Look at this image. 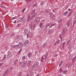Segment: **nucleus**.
<instances>
[{
  "instance_id": "29",
  "label": "nucleus",
  "mask_w": 76,
  "mask_h": 76,
  "mask_svg": "<svg viewBox=\"0 0 76 76\" xmlns=\"http://www.w3.org/2000/svg\"><path fill=\"white\" fill-rule=\"evenodd\" d=\"M73 54H71L69 56V57L70 58H72L73 57Z\"/></svg>"
},
{
  "instance_id": "18",
  "label": "nucleus",
  "mask_w": 76,
  "mask_h": 76,
  "mask_svg": "<svg viewBox=\"0 0 76 76\" xmlns=\"http://www.w3.org/2000/svg\"><path fill=\"white\" fill-rule=\"evenodd\" d=\"M60 42V40H58L56 43V44L57 45V44H59Z\"/></svg>"
},
{
  "instance_id": "40",
  "label": "nucleus",
  "mask_w": 76,
  "mask_h": 76,
  "mask_svg": "<svg viewBox=\"0 0 76 76\" xmlns=\"http://www.w3.org/2000/svg\"><path fill=\"white\" fill-rule=\"evenodd\" d=\"M28 19H31V15H28Z\"/></svg>"
},
{
  "instance_id": "19",
  "label": "nucleus",
  "mask_w": 76,
  "mask_h": 76,
  "mask_svg": "<svg viewBox=\"0 0 76 76\" xmlns=\"http://www.w3.org/2000/svg\"><path fill=\"white\" fill-rule=\"evenodd\" d=\"M38 6V4H37V3H35V4H34L33 5V6L32 7H35V6Z\"/></svg>"
},
{
  "instance_id": "30",
  "label": "nucleus",
  "mask_w": 76,
  "mask_h": 76,
  "mask_svg": "<svg viewBox=\"0 0 76 76\" xmlns=\"http://www.w3.org/2000/svg\"><path fill=\"white\" fill-rule=\"evenodd\" d=\"M72 12L69 13V14H68V18H69V17H70V16L72 14Z\"/></svg>"
},
{
  "instance_id": "51",
  "label": "nucleus",
  "mask_w": 76,
  "mask_h": 76,
  "mask_svg": "<svg viewBox=\"0 0 76 76\" xmlns=\"http://www.w3.org/2000/svg\"><path fill=\"white\" fill-rule=\"evenodd\" d=\"M11 47L13 48H15V46L14 45H11Z\"/></svg>"
},
{
  "instance_id": "15",
  "label": "nucleus",
  "mask_w": 76,
  "mask_h": 76,
  "mask_svg": "<svg viewBox=\"0 0 76 76\" xmlns=\"http://www.w3.org/2000/svg\"><path fill=\"white\" fill-rule=\"evenodd\" d=\"M67 72V70H66L65 71H64L63 72V73H64V74L65 75H66Z\"/></svg>"
},
{
  "instance_id": "4",
  "label": "nucleus",
  "mask_w": 76,
  "mask_h": 76,
  "mask_svg": "<svg viewBox=\"0 0 76 76\" xmlns=\"http://www.w3.org/2000/svg\"><path fill=\"white\" fill-rule=\"evenodd\" d=\"M27 61H23V64H22V67L23 68H24L25 67V66H26V63H27Z\"/></svg>"
},
{
  "instance_id": "38",
  "label": "nucleus",
  "mask_w": 76,
  "mask_h": 76,
  "mask_svg": "<svg viewBox=\"0 0 76 76\" xmlns=\"http://www.w3.org/2000/svg\"><path fill=\"white\" fill-rule=\"evenodd\" d=\"M35 26H36V25L35 24L34 25V26H33V30H35Z\"/></svg>"
},
{
  "instance_id": "61",
  "label": "nucleus",
  "mask_w": 76,
  "mask_h": 76,
  "mask_svg": "<svg viewBox=\"0 0 76 76\" xmlns=\"http://www.w3.org/2000/svg\"><path fill=\"white\" fill-rule=\"evenodd\" d=\"M45 20L43 19V20H42V22H45Z\"/></svg>"
},
{
  "instance_id": "6",
  "label": "nucleus",
  "mask_w": 76,
  "mask_h": 76,
  "mask_svg": "<svg viewBox=\"0 0 76 76\" xmlns=\"http://www.w3.org/2000/svg\"><path fill=\"white\" fill-rule=\"evenodd\" d=\"M47 42H45L43 44V45L42 46V48H44L45 47H47Z\"/></svg>"
},
{
  "instance_id": "53",
  "label": "nucleus",
  "mask_w": 76,
  "mask_h": 76,
  "mask_svg": "<svg viewBox=\"0 0 76 76\" xmlns=\"http://www.w3.org/2000/svg\"><path fill=\"white\" fill-rule=\"evenodd\" d=\"M65 45V42H64V43H63V47L64 48V46Z\"/></svg>"
},
{
  "instance_id": "37",
  "label": "nucleus",
  "mask_w": 76,
  "mask_h": 76,
  "mask_svg": "<svg viewBox=\"0 0 76 76\" xmlns=\"http://www.w3.org/2000/svg\"><path fill=\"white\" fill-rule=\"evenodd\" d=\"M27 44H28L26 43L25 42H24V44L23 45L24 47H25V46H26V45H27Z\"/></svg>"
},
{
  "instance_id": "58",
  "label": "nucleus",
  "mask_w": 76,
  "mask_h": 76,
  "mask_svg": "<svg viewBox=\"0 0 76 76\" xmlns=\"http://www.w3.org/2000/svg\"><path fill=\"white\" fill-rule=\"evenodd\" d=\"M16 61H14V64H16Z\"/></svg>"
},
{
  "instance_id": "42",
  "label": "nucleus",
  "mask_w": 76,
  "mask_h": 76,
  "mask_svg": "<svg viewBox=\"0 0 76 76\" xmlns=\"http://www.w3.org/2000/svg\"><path fill=\"white\" fill-rule=\"evenodd\" d=\"M20 42H16V45H19V44H20Z\"/></svg>"
},
{
  "instance_id": "63",
  "label": "nucleus",
  "mask_w": 76,
  "mask_h": 76,
  "mask_svg": "<svg viewBox=\"0 0 76 76\" xmlns=\"http://www.w3.org/2000/svg\"><path fill=\"white\" fill-rule=\"evenodd\" d=\"M37 53H38V51H35V54H37Z\"/></svg>"
},
{
  "instance_id": "1",
  "label": "nucleus",
  "mask_w": 76,
  "mask_h": 76,
  "mask_svg": "<svg viewBox=\"0 0 76 76\" xmlns=\"http://www.w3.org/2000/svg\"><path fill=\"white\" fill-rule=\"evenodd\" d=\"M18 48H22V42H20V43L19 44V45H18ZM22 50V49H20V50L18 51V55L20 54V51H21Z\"/></svg>"
},
{
  "instance_id": "43",
  "label": "nucleus",
  "mask_w": 76,
  "mask_h": 76,
  "mask_svg": "<svg viewBox=\"0 0 76 76\" xmlns=\"http://www.w3.org/2000/svg\"><path fill=\"white\" fill-rule=\"evenodd\" d=\"M9 72V69H7V71H5V72H6V73H8Z\"/></svg>"
},
{
  "instance_id": "25",
  "label": "nucleus",
  "mask_w": 76,
  "mask_h": 76,
  "mask_svg": "<svg viewBox=\"0 0 76 76\" xmlns=\"http://www.w3.org/2000/svg\"><path fill=\"white\" fill-rule=\"evenodd\" d=\"M44 1H41L40 2V4H41V5H44Z\"/></svg>"
},
{
  "instance_id": "36",
  "label": "nucleus",
  "mask_w": 76,
  "mask_h": 76,
  "mask_svg": "<svg viewBox=\"0 0 76 76\" xmlns=\"http://www.w3.org/2000/svg\"><path fill=\"white\" fill-rule=\"evenodd\" d=\"M48 33L49 34H50L52 33V31H51V30H49L48 31Z\"/></svg>"
},
{
  "instance_id": "39",
  "label": "nucleus",
  "mask_w": 76,
  "mask_h": 76,
  "mask_svg": "<svg viewBox=\"0 0 76 76\" xmlns=\"http://www.w3.org/2000/svg\"><path fill=\"white\" fill-rule=\"evenodd\" d=\"M18 45H14V48H18Z\"/></svg>"
},
{
  "instance_id": "46",
  "label": "nucleus",
  "mask_w": 76,
  "mask_h": 76,
  "mask_svg": "<svg viewBox=\"0 0 76 76\" xmlns=\"http://www.w3.org/2000/svg\"><path fill=\"white\" fill-rule=\"evenodd\" d=\"M30 76H34V74L32 73H30Z\"/></svg>"
},
{
  "instance_id": "59",
  "label": "nucleus",
  "mask_w": 76,
  "mask_h": 76,
  "mask_svg": "<svg viewBox=\"0 0 76 76\" xmlns=\"http://www.w3.org/2000/svg\"><path fill=\"white\" fill-rule=\"evenodd\" d=\"M2 65H3V63H0V66H2Z\"/></svg>"
},
{
  "instance_id": "33",
  "label": "nucleus",
  "mask_w": 76,
  "mask_h": 76,
  "mask_svg": "<svg viewBox=\"0 0 76 76\" xmlns=\"http://www.w3.org/2000/svg\"><path fill=\"white\" fill-rule=\"evenodd\" d=\"M59 71L60 73H61L63 71V69H62L61 68H60L59 69Z\"/></svg>"
},
{
  "instance_id": "8",
  "label": "nucleus",
  "mask_w": 76,
  "mask_h": 76,
  "mask_svg": "<svg viewBox=\"0 0 76 76\" xmlns=\"http://www.w3.org/2000/svg\"><path fill=\"white\" fill-rule=\"evenodd\" d=\"M15 39L17 41H20V36L18 35L17 36Z\"/></svg>"
},
{
  "instance_id": "7",
  "label": "nucleus",
  "mask_w": 76,
  "mask_h": 76,
  "mask_svg": "<svg viewBox=\"0 0 76 76\" xmlns=\"http://www.w3.org/2000/svg\"><path fill=\"white\" fill-rule=\"evenodd\" d=\"M26 20V19L25 18H23L20 20V22H24Z\"/></svg>"
},
{
  "instance_id": "34",
  "label": "nucleus",
  "mask_w": 76,
  "mask_h": 76,
  "mask_svg": "<svg viewBox=\"0 0 76 76\" xmlns=\"http://www.w3.org/2000/svg\"><path fill=\"white\" fill-rule=\"evenodd\" d=\"M25 43L27 44H28V43L29 42V40H27L25 42Z\"/></svg>"
},
{
  "instance_id": "5",
  "label": "nucleus",
  "mask_w": 76,
  "mask_h": 76,
  "mask_svg": "<svg viewBox=\"0 0 76 76\" xmlns=\"http://www.w3.org/2000/svg\"><path fill=\"white\" fill-rule=\"evenodd\" d=\"M50 17L52 20H54L56 19V17L53 13L50 14Z\"/></svg>"
},
{
  "instance_id": "60",
  "label": "nucleus",
  "mask_w": 76,
  "mask_h": 76,
  "mask_svg": "<svg viewBox=\"0 0 76 76\" xmlns=\"http://www.w3.org/2000/svg\"><path fill=\"white\" fill-rule=\"evenodd\" d=\"M15 61H16V62H17V61H18V59H16Z\"/></svg>"
},
{
  "instance_id": "12",
  "label": "nucleus",
  "mask_w": 76,
  "mask_h": 76,
  "mask_svg": "<svg viewBox=\"0 0 76 76\" xmlns=\"http://www.w3.org/2000/svg\"><path fill=\"white\" fill-rule=\"evenodd\" d=\"M32 53L31 52H29L28 53V57H31V56H32Z\"/></svg>"
},
{
  "instance_id": "16",
  "label": "nucleus",
  "mask_w": 76,
  "mask_h": 76,
  "mask_svg": "<svg viewBox=\"0 0 76 76\" xmlns=\"http://www.w3.org/2000/svg\"><path fill=\"white\" fill-rule=\"evenodd\" d=\"M48 57V53H47L46 55L45 56V60H46V59H47V57Z\"/></svg>"
},
{
  "instance_id": "62",
  "label": "nucleus",
  "mask_w": 76,
  "mask_h": 76,
  "mask_svg": "<svg viewBox=\"0 0 76 76\" xmlns=\"http://www.w3.org/2000/svg\"><path fill=\"white\" fill-rule=\"evenodd\" d=\"M21 73H20L19 74V75L18 76H20L21 75V74H20Z\"/></svg>"
},
{
  "instance_id": "57",
  "label": "nucleus",
  "mask_w": 76,
  "mask_h": 76,
  "mask_svg": "<svg viewBox=\"0 0 76 76\" xmlns=\"http://www.w3.org/2000/svg\"><path fill=\"white\" fill-rule=\"evenodd\" d=\"M61 28V26H60V25L58 26V28L60 29Z\"/></svg>"
},
{
  "instance_id": "3",
  "label": "nucleus",
  "mask_w": 76,
  "mask_h": 76,
  "mask_svg": "<svg viewBox=\"0 0 76 76\" xmlns=\"http://www.w3.org/2000/svg\"><path fill=\"white\" fill-rule=\"evenodd\" d=\"M40 20V17H38L36 18L35 20V23L36 24H38Z\"/></svg>"
},
{
  "instance_id": "26",
  "label": "nucleus",
  "mask_w": 76,
  "mask_h": 76,
  "mask_svg": "<svg viewBox=\"0 0 76 76\" xmlns=\"http://www.w3.org/2000/svg\"><path fill=\"white\" fill-rule=\"evenodd\" d=\"M63 62L62 61L60 62V63L59 64V66H61V64H63Z\"/></svg>"
},
{
  "instance_id": "17",
  "label": "nucleus",
  "mask_w": 76,
  "mask_h": 76,
  "mask_svg": "<svg viewBox=\"0 0 76 76\" xmlns=\"http://www.w3.org/2000/svg\"><path fill=\"white\" fill-rule=\"evenodd\" d=\"M7 56L8 59H10V58L11 57V55H7Z\"/></svg>"
},
{
  "instance_id": "52",
  "label": "nucleus",
  "mask_w": 76,
  "mask_h": 76,
  "mask_svg": "<svg viewBox=\"0 0 76 76\" xmlns=\"http://www.w3.org/2000/svg\"><path fill=\"white\" fill-rule=\"evenodd\" d=\"M45 13H48L49 12V11L47 10H46L45 11Z\"/></svg>"
},
{
  "instance_id": "10",
  "label": "nucleus",
  "mask_w": 76,
  "mask_h": 76,
  "mask_svg": "<svg viewBox=\"0 0 76 76\" xmlns=\"http://www.w3.org/2000/svg\"><path fill=\"white\" fill-rule=\"evenodd\" d=\"M65 31H66V29L65 28H64L63 29L62 33L63 35H64V33H65Z\"/></svg>"
},
{
  "instance_id": "44",
  "label": "nucleus",
  "mask_w": 76,
  "mask_h": 76,
  "mask_svg": "<svg viewBox=\"0 0 76 76\" xmlns=\"http://www.w3.org/2000/svg\"><path fill=\"white\" fill-rule=\"evenodd\" d=\"M76 23V21L75 20L74 21V22L73 23V26L75 24V23Z\"/></svg>"
},
{
  "instance_id": "45",
  "label": "nucleus",
  "mask_w": 76,
  "mask_h": 76,
  "mask_svg": "<svg viewBox=\"0 0 76 76\" xmlns=\"http://www.w3.org/2000/svg\"><path fill=\"white\" fill-rule=\"evenodd\" d=\"M25 10H26V8L24 9L23 10V11H22V13H23V12H25Z\"/></svg>"
},
{
  "instance_id": "64",
  "label": "nucleus",
  "mask_w": 76,
  "mask_h": 76,
  "mask_svg": "<svg viewBox=\"0 0 76 76\" xmlns=\"http://www.w3.org/2000/svg\"><path fill=\"white\" fill-rule=\"evenodd\" d=\"M1 7H2L4 8V5H2Z\"/></svg>"
},
{
  "instance_id": "49",
  "label": "nucleus",
  "mask_w": 76,
  "mask_h": 76,
  "mask_svg": "<svg viewBox=\"0 0 76 76\" xmlns=\"http://www.w3.org/2000/svg\"><path fill=\"white\" fill-rule=\"evenodd\" d=\"M13 68V67L12 66H11L10 69V71H12V69Z\"/></svg>"
},
{
  "instance_id": "22",
  "label": "nucleus",
  "mask_w": 76,
  "mask_h": 76,
  "mask_svg": "<svg viewBox=\"0 0 76 76\" xmlns=\"http://www.w3.org/2000/svg\"><path fill=\"white\" fill-rule=\"evenodd\" d=\"M44 30L45 31H47L48 30V28H47V27L45 26V28L44 29Z\"/></svg>"
},
{
  "instance_id": "21",
  "label": "nucleus",
  "mask_w": 76,
  "mask_h": 76,
  "mask_svg": "<svg viewBox=\"0 0 76 76\" xmlns=\"http://www.w3.org/2000/svg\"><path fill=\"white\" fill-rule=\"evenodd\" d=\"M67 11H66L63 14L64 16H66L67 15Z\"/></svg>"
},
{
  "instance_id": "48",
  "label": "nucleus",
  "mask_w": 76,
  "mask_h": 76,
  "mask_svg": "<svg viewBox=\"0 0 76 76\" xmlns=\"http://www.w3.org/2000/svg\"><path fill=\"white\" fill-rule=\"evenodd\" d=\"M31 0H27L26 1L28 2V3H29V2H30Z\"/></svg>"
},
{
  "instance_id": "31",
  "label": "nucleus",
  "mask_w": 76,
  "mask_h": 76,
  "mask_svg": "<svg viewBox=\"0 0 76 76\" xmlns=\"http://www.w3.org/2000/svg\"><path fill=\"white\" fill-rule=\"evenodd\" d=\"M5 27L6 29H8L9 28V26L7 25H5Z\"/></svg>"
},
{
  "instance_id": "28",
  "label": "nucleus",
  "mask_w": 76,
  "mask_h": 76,
  "mask_svg": "<svg viewBox=\"0 0 76 76\" xmlns=\"http://www.w3.org/2000/svg\"><path fill=\"white\" fill-rule=\"evenodd\" d=\"M43 25V23H42V22H41V23H40V27L41 28V26H42Z\"/></svg>"
},
{
  "instance_id": "41",
  "label": "nucleus",
  "mask_w": 76,
  "mask_h": 76,
  "mask_svg": "<svg viewBox=\"0 0 76 76\" xmlns=\"http://www.w3.org/2000/svg\"><path fill=\"white\" fill-rule=\"evenodd\" d=\"M14 35H15V33H12L11 35V37H13Z\"/></svg>"
},
{
  "instance_id": "20",
  "label": "nucleus",
  "mask_w": 76,
  "mask_h": 76,
  "mask_svg": "<svg viewBox=\"0 0 76 76\" xmlns=\"http://www.w3.org/2000/svg\"><path fill=\"white\" fill-rule=\"evenodd\" d=\"M72 61H74V62H75V61H76V56L72 60Z\"/></svg>"
},
{
  "instance_id": "35",
  "label": "nucleus",
  "mask_w": 76,
  "mask_h": 76,
  "mask_svg": "<svg viewBox=\"0 0 76 76\" xmlns=\"http://www.w3.org/2000/svg\"><path fill=\"white\" fill-rule=\"evenodd\" d=\"M26 58L25 56H23L22 57V59L23 60H25V58Z\"/></svg>"
},
{
  "instance_id": "55",
  "label": "nucleus",
  "mask_w": 76,
  "mask_h": 76,
  "mask_svg": "<svg viewBox=\"0 0 76 76\" xmlns=\"http://www.w3.org/2000/svg\"><path fill=\"white\" fill-rule=\"evenodd\" d=\"M18 64L19 65V66H20V65L21 64V62H19V63H18Z\"/></svg>"
},
{
  "instance_id": "27",
  "label": "nucleus",
  "mask_w": 76,
  "mask_h": 76,
  "mask_svg": "<svg viewBox=\"0 0 76 76\" xmlns=\"http://www.w3.org/2000/svg\"><path fill=\"white\" fill-rule=\"evenodd\" d=\"M17 18V16H15V17H13V18H12L11 19L12 20H13V19H16V18Z\"/></svg>"
},
{
  "instance_id": "56",
  "label": "nucleus",
  "mask_w": 76,
  "mask_h": 76,
  "mask_svg": "<svg viewBox=\"0 0 76 76\" xmlns=\"http://www.w3.org/2000/svg\"><path fill=\"white\" fill-rule=\"evenodd\" d=\"M19 26H20V24L18 23L17 25V27H19Z\"/></svg>"
},
{
  "instance_id": "32",
  "label": "nucleus",
  "mask_w": 76,
  "mask_h": 76,
  "mask_svg": "<svg viewBox=\"0 0 76 76\" xmlns=\"http://www.w3.org/2000/svg\"><path fill=\"white\" fill-rule=\"evenodd\" d=\"M50 25V23H48L46 24V25L45 26L47 27H48V26H49Z\"/></svg>"
},
{
  "instance_id": "9",
  "label": "nucleus",
  "mask_w": 76,
  "mask_h": 76,
  "mask_svg": "<svg viewBox=\"0 0 76 76\" xmlns=\"http://www.w3.org/2000/svg\"><path fill=\"white\" fill-rule=\"evenodd\" d=\"M28 34H29V33H28V29H26L24 32V34L25 35H26Z\"/></svg>"
},
{
  "instance_id": "47",
  "label": "nucleus",
  "mask_w": 76,
  "mask_h": 76,
  "mask_svg": "<svg viewBox=\"0 0 76 76\" xmlns=\"http://www.w3.org/2000/svg\"><path fill=\"white\" fill-rule=\"evenodd\" d=\"M6 55H4V58L2 59V60H4L5 58H6Z\"/></svg>"
},
{
  "instance_id": "14",
  "label": "nucleus",
  "mask_w": 76,
  "mask_h": 76,
  "mask_svg": "<svg viewBox=\"0 0 76 76\" xmlns=\"http://www.w3.org/2000/svg\"><path fill=\"white\" fill-rule=\"evenodd\" d=\"M37 15V13H35L33 16V17H32V18L31 19V20H32V18H35V15Z\"/></svg>"
},
{
  "instance_id": "13",
  "label": "nucleus",
  "mask_w": 76,
  "mask_h": 76,
  "mask_svg": "<svg viewBox=\"0 0 76 76\" xmlns=\"http://www.w3.org/2000/svg\"><path fill=\"white\" fill-rule=\"evenodd\" d=\"M70 22H71V21L70 20H69L68 22L66 23V25L67 26H69V25L70 24Z\"/></svg>"
},
{
  "instance_id": "50",
  "label": "nucleus",
  "mask_w": 76,
  "mask_h": 76,
  "mask_svg": "<svg viewBox=\"0 0 76 76\" xmlns=\"http://www.w3.org/2000/svg\"><path fill=\"white\" fill-rule=\"evenodd\" d=\"M71 49V47L70 46H69L68 47V50H70Z\"/></svg>"
},
{
  "instance_id": "2",
  "label": "nucleus",
  "mask_w": 76,
  "mask_h": 76,
  "mask_svg": "<svg viewBox=\"0 0 76 76\" xmlns=\"http://www.w3.org/2000/svg\"><path fill=\"white\" fill-rule=\"evenodd\" d=\"M38 64H39V62L37 61L35 62L34 65L31 66L32 69H33V68H37V66H38Z\"/></svg>"
},
{
  "instance_id": "11",
  "label": "nucleus",
  "mask_w": 76,
  "mask_h": 76,
  "mask_svg": "<svg viewBox=\"0 0 76 76\" xmlns=\"http://www.w3.org/2000/svg\"><path fill=\"white\" fill-rule=\"evenodd\" d=\"M62 22H63V19L62 18L59 20H58L57 22L58 23H62Z\"/></svg>"
},
{
  "instance_id": "54",
  "label": "nucleus",
  "mask_w": 76,
  "mask_h": 76,
  "mask_svg": "<svg viewBox=\"0 0 76 76\" xmlns=\"http://www.w3.org/2000/svg\"><path fill=\"white\" fill-rule=\"evenodd\" d=\"M44 57H43V56H42V57L41 58V60L43 61L44 60Z\"/></svg>"
},
{
  "instance_id": "24",
  "label": "nucleus",
  "mask_w": 76,
  "mask_h": 76,
  "mask_svg": "<svg viewBox=\"0 0 76 76\" xmlns=\"http://www.w3.org/2000/svg\"><path fill=\"white\" fill-rule=\"evenodd\" d=\"M4 76H7V73L6 72H5L4 73Z\"/></svg>"
},
{
  "instance_id": "23",
  "label": "nucleus",
  "mask_w": 76,
  "mask_h": 76,
  "mask_svg": "<svg viewBox=\"0 0 76 76\" xmlns=\"http://www.w3.org/2000/svg\"><path fill=\"white\" fill-rule=\"evenodd\" d=\"M34 13H35V10H33L32 12H31V15H33V14H34Z\"/></svg>"
}]
</instances>
